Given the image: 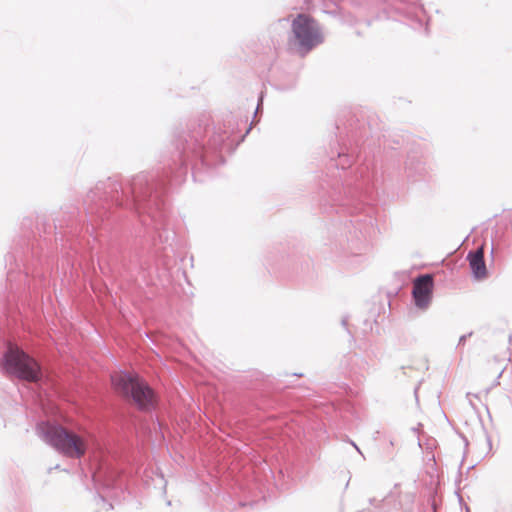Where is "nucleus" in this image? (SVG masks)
Returning a JSON list of instances; mask_svg holds the SVG:
<instances>
[{
  "label": "nucleus",
  "mask_w": 512,
  "mask_h": 512,
  "mask_svg": "<svg viewBox=\"0 0 512 512\" xmlns=\"http://www.w3.org/2000/svg\"><path fill=\"white\" fill-rule=\"evenodd\" d=\"M36 433L58 453L72 459L81 458L94 445V436L89 431L67 429L48 421L39 423Z\"/></svg>",
  "instance_id": "f257e3e1"
},
{
  "label": "nucleus",
  "mask_w": 512,
  "mask_h": 512,
  "mask_svg": "<svg viewBox=\"0 0 512 512\" xmlns=\"http://www.w3.org/2000/svg\"><path fill=\"white\" fill-rule=\"evenodd\" d=\"M3 371L28 382H38L42 372L38 362L18 346L9 344L2 359Z\"/></svg>",
  "instance_id": "f03ea898"
},
{
  "label": "nucleus",
  "mask_w": 512,
  "mask_h": 512,
  "mask_svg": "<svg viewBox=\"0 0 512 512\" xmlns=\"http://www.w3.org/2000/svg\"><path fill=\"white\" fill-rule=\"evenodd\" d=\"M111 382L118 393L131 397L140 409H150L154 406L153 390L137 375L115 372L111 375Z\"/></svg>",
  "instance_id": "7ed1b4c3"
},
{
  "label": "nucleus",
  "mask_w": 512,
  "mask_h": 512,
  "mask_svg": "<svg viewBox=\"0 0 512 512\" xmlns=\"http://www.w3.org/2000/svg\"><path fill=\"white\" fill-rule=\"evenodd\" d=\"M292 31L298 41L302 54L323 41V35L318 24L310 17L300 14L293 20Z\"/></svg>",
  "instance_id": "20e7f679"
},
{
  "label": "nucleus",
  "mask_w": 512,
  "mask_h": 512,
  "mask_svg": "<svg viewBox=\"0 0 512 512\" xmlns=\"http://www.w3.org/2000/svg\"><path fill=\"white\" fill-rule=\"evenodd\" d=\"M433 292V277L430 274L420 275L413 282V298L415 305L421 309L429 306Z\"/></svg>",
  "instance_id": "39448f33"
},
{
  "label": "nucleus",
  "mask_w": 512,
  "mask_h": 512,
  "mask_svg": "<svg viewBox=\"0 0 512 512\" xmlns=\"http://www.w3.org/2000/svg\"><path fill=\"white\" fill-rule=\"evenodd\" d=\"M469 265L475 278L482 279L487 275L484 262L483 248H479L473 253L468 254Z\"/></svg>",
  "instance_id": "423d86ee"
},
{
  "label": "nucleus",
  "mask_w": 512,
  "mask_h": 512,
  "mask_svg": "<svg viewBox=\"0 0 512 512\" xmlns=\"http://www.w3.org/2000/svg\"><path fill=\"white\" fill-rule=\"evenodd\" d=\"M97 502L101 507L99 508V511H108L112 509V505L107 503L103 496L99 495Z\"/></svg>",
  "instance_id": "0eeeda50"
},
{
  "label": "nucleus",
  "mask_w": 512,
  "mask_h": 512,
  "mask_svg": "<svg viewBox=\"0 0 512 512\" xmlns=\"http://www.w3.org/2000/svg\"><path fill=\"white\" fill-rule=\"evenodd\" d=\"M101 473L100 472H97V473H94L93 474V480L95 482L96 485H99L100 481H101Z\"/></svg>",
  "instance_id": "6e6552de"
},
{
  "label": "nucleus",
  "mask_w": 512,
  "mask_h": 512,
  "mask_svg": "<svg viewBox=\"0 0 512 512\" xmlns=\"http://www.w3.org/2000/svg\"><path fill=\"white\" fill-rule=\"evenodd\" d=\"M465 339H466V336H465V335H463V336L460 338V343H461V342H464V341H465Z\"/></svg>",
  "instance_id": "1a4fd4ad"
},
{
  "label": "nucleus",
  "mask_w": 512,
  "mask_h": 512,
  "mask_svg": "<svg viewBox=\"0 0 512 512\" xmlns=\"http://www.w3.org/2000/svg\"><path fill=\"white\" fill-rule=\"evenodd\" d=\"M353 445H354V447L356 448V450H357L359 453H361V451H360L359 447H357L355 444H353Z\"/></svg>",
  "instance_id": "9d476101"
}]
</instances>
